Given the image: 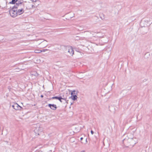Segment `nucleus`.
<instances>
[{
	"label": "nucleus",
	"instance_id": "f257e3e1",
	"mask_svg": "<svg viewBox=\"0 0 152 152\" xmlns=\"http://www.w3.org/2000/svg\"><path fill=\"white\" fill-rule=\"evenodd\" d=\"M123 142L126 147L131 148L136 144L133 138H129L127 140L124 139L123 140Z\"/></svg>",
	"mask_w": 152,
	"mask_h": 152
},
{
	"label": "nucleus",
	"instance_id": "f03ea898",
	"mask_svg": "<svg viewBox=\"0 0 152 152\" xmlns=\"http://www.w3.org/2000/svg\"><path fill=\"white\" fill-rule=\"evenodd\" d=\"M23 2V0H16V3L13 7L15 8H21L22 7H24Z\"/></svg>",
	"mask_w": 152,
	"mask_h": 152
},
{
	"label": "nucleus",
	"instance_id": "7ed1b4c3",
	"mask_svg": "<svg viewBox=\"0 0 152 152\" xmlns=\"http://www.w3.org/2000/svg\"><path fill=\"white\" fill-rule=\"evenodd\" d=\"M9 12L10 15L13 18L15 17L18 15L17 10L14 7L9 10Z\"/></svg>",
	"mask_w": 152,
	"mask_h": 152
},
{
	"label": "nucleus",
	"instance_id": "20e7f679",
	"mask_svg": "<svg viewBox=\"0 0 152 152\" xmlns=\"http://www.w3.org/2000/svg\"><path fill=\"white\" fill-rule=\"evenodd\" d=\"M150 21L149 19H144L142 20L140 22V25L142 27L148 26L149 22Z\"/></svg>",
	"mask_w": 152,
	"mask_h": 152
},
{
	"label": "nucleus",
	"instance_id": "39448f33",
	"mask_svg": "<svg viewBox=\"0 0 152 152\" xmlns=\"http://www.w3.org/2000/svg\"><path fill=\"white\" fill-rule=\"evenodd\" d=\"M34 132L35 133L36 135H39L40 133L42 131V127L39 126H37L34 130Z\"/></svg>",
	"mask_w": 152,
	"mask_h": 152
},
{
	"label": "nucleus",
	"instance_id": "423d86ee",
	"mask_svg": "<svg viewBox=\"0 0 152 152\" xmlns=\"http://www.w3.org/2000/svg\"><path fill=\"white\" fill-rule=\"evenodd\" d=\"M66 49L68 50V52L69 53V54L71 56H73L74 54V52L72 47L68 46Z\"/></svg>",
	"mask_w": 152,
	"mask_h": 152
},
{
	"label": "nucleus",
	"instance_id": "0eeeda50",
	"mask_svg": "<svg viewBox=\"0 0 152 152\" xmlns=\"http://www.w3.org/2000/svg\"><path fill=\"white\" fill-rule=\"evenodd\" d=\"M17 10V12L18 15H20L22 14L24 12V10L23 8H15Z\"/></svg>",
	"mask_w": 152,
	"mask_h": 152
},
{
	"label": "nucleus",
	"instance_id": "6e6552de",
	"mask_svg": "<svg viewBox=\"0 0 152 152\" xmlns=\"http://www.w3.org/2000/svg\"><path fill=\"white\" fill-rule=\"evenodd\" d=\"M48 105L51 109L53 110H55L57 108L56 105V104H49Z\"/></svg>",
	"mask_w": 152,
	"mask_h": 152
},
{
	"label": "nucleus",
	"instance_id": "1a4fd4ad",
	"mask_svg": "<svg viewBox=\"0 0 152 152\" xmlns=\"http://www.w3.org/2000/svg\"><path fill=\"white\" fill-rule=\"evenodd\" d=\"M52 99H57L58 100L61 102H62V100H65V99H64L63 98H62L61 96H54L52 98Z\"/></svg>",
	"mask_w": 152,
	"mask_h": 152
},
{
	"label": "nucleus",
	"instance_id": "9d476101",
	"mask_svg": "<svg viewBox=\"0 0 152 152\" xmlns=\"http://www.w3.org/2000/svg\"><path fill=\"white\" fill-rule=\"evenodd\" d=\"M22 107L17 103H15V107L14 109L16 110H20Z\"/></svg>",
	"mask_w": 152,
	"mask_h": 152
},
{
	"label": "nucleus",
	"instance_id": "9b49d317",
	"mask_svg": "<svg viewBox=\"0 0 152 152\" xmlns=\"http://www.w3.org/2000/svg\"><path fill=\"white\" fill-rule=\"evenodd\" d=\"M28 9H32L35 8L34 5L33 4H31L30 2H28Z\"/></svg>",
	"mask_w": 152,
	"mask_h": 152
},
{
	"label": "nucleus",
	"instance_id": "f8f14e48",
	"mask_svg": "<svg viewBox=\"0 0 152 152\" xmlns=\"http://www.w3.org/2000/svg\"><path fill=\"white\" fill-rule=\"evenodd\" d=\"M71 97L73 100L75 101L77 99V97L76 95H72Z\"/></svg>",
	"mask_w": 152,
	"mask_h": 152
},
{
	"label": "nucleus",
	"instance_id": "ddd939ff",
	"mask_svg": "<svg viewBox=\"0 0 152 152\" xmlns=\"http://www.w3.org/2000/svg\"><path fill=\"white\" fill-rule=\"evenodd\" d=\"M31 74L32 75H33L36 77H37L39 75L38 74L36 71L32 72L31 73Z\"/></svg>",
	"mask_w": 152,
	"mask_h": 152
},
{
	"label": "nucleus",
	"instance_id": "4468645a",
	"mask_svg": "<svg viewBox=\"0 0 152 152\" xmlns=\"http://www.w3.org/2000/svg\"><path fill=\"white\" fill-rule=\"evenodd\" d=\"M77 93L76 91L75 90H73L72 92L71 93V95H76V94H77Z\"/></svg>",
	"mask_w": 152,
	"mask_h": 152
},
{
	"label": "nucleus",
	"instance_id": "2eb2a0df",
	"mask_svg": "<svg viewBox=\"0 0 152 152\" xmlns=\"http://www.w3.org/2000/svg\"><path fill=\"white\" fill-rule=\"evenodd\" d=\"M16 0H12V1L9 2L10 4H14L16 3Z\"/></svg>",
	"mask_w": 152,
	"mask_h": 152
},
{
	"label": "nucleus",
	"instance_id": "dca6fc26",
	"mask_svg": "<svg viewBox=\"0 0 152 152\" xmlns=\"http://www.w3.org/2000/svg\"><path fill=\"white\" fill-rule=\"evenodd\" d=\"M34 52L35 53H40L41 52V51L39 50H35Z\"/></svg>",
	"mask_w": 152,
	"mask_h": 152
},
{
	"label": "nucleus",
	"instance_id": "f3484780",
	"mask_svg": "<svg viewBox=\"0 0 152 152\" xmlns=\"http://www.w3.org/2000/svg\"><path fill=\"white\" fill-rule=\"evenodd\" d=\"M104 15H103V14H102L100 15V18L102 19V20L104 19Z\"/></svg>",
	"mask_w": 152,
	"mask_h": 152
},
{
	"label": "nucleus",
	"instance_id": "a211bd4d",
	"mask_svg": "<svg viewBox=\"0 0 152 152\" xmlns=\"http://www.w3.org/2000/svg\"><path fill=\"white\" fill-rule=\"evenodd\" d=\"M48 50V49H43L42 50H41V52H45V51Z\"/></svg>",
	"mask_w": 152,
	"mask_h": 152
},
{
	"label": "nucleus",
	"instance_id": "6ab92c4d",
	"mask_svg": "<svg viewBox=\"0 0 152 152\" xmlns=\"http://www.w3.org/2000/svg\"><path fill=\"white\" fill-rule=\"evenodd\" d=\"M31 1H32L33 2H35L37 1V0H30Z\"/></svg>",
	"mask_w": 152,
	"mask_h": 152
},
{
	"label": "nucleus",
	"instance_id": "aec40b11",
	"mask_svg": "<svg viewBox=\"0 0 152 152\" xmlns=\"http://www.w3.org/2000/svg\"><path fill=\"white\" fill-rule=\"evenodd\" d=\"M91 134H93L94 133V132H93L92 130H91Z\"/></svg>",
	"mask_w": 152,
	"mask_h": 152
},
{
	"label": "nucleus",
	"instance_id": "412c9836",
	"mask_svg": "<svg viewBox=\"0 0 152 152\" xmlns=\"http://www.w3.org/2000/svg\"><path fill=\"white\" fill-rule=\"evenodd\" d=\"M15 104H14V105H13L12 106V107H13V109H14V108H15Z\"/></svg>",
	"mask_w": 152,
	"mask_h": 152
},
{
	"label": "nucleus",
	"instance_id": "4be33fe9",
	"mask_svg": "<svg viewBox=\"0 0 152 152\" xmlns=\"http://www.w3.org/2000/svg\"><path fill=\"white\" fill-rule=\"evenodd\" d=\"M40 97H42V98L43 97V96L42 95H41Z\"/></svg>",
	"mask_w": 152,
	"mask_h": 152
},
{
	"label": "nucleus",
	"instance_id": "5701e85b",
	"mask_svg": "<svg viewBox=\"0 0 152 152\" xmlns=\"http://www.w3.org/2000/svg\"><path fill=\"white\" fill-rule=\"evenodd\" d=\"M80 152H85V151L84 150H83L81 151Z\"/></svg>",
	"mask_w": 152,
	"mask_h": 152
},
{
	"label": "nucleus",
	"instance_id": "b1692460",
	"mask_svg": "<svg viewBox=\"0 0 152 152\" xmlns=\"http://www.w3.org/2000/svg\"><path fill=\"white\" fill-rule=\"evenodd\" d=\"M152 23V22L150 24H149L148 26H149Z\"/></svg>",
	"mask_w": 152,
	"mask_h": 152
},
{
	"label": "nucleus",
	"instance_id": "393cba45",
	"mask_svg": "<svg viewBox=\"0 0 152 152\" xmlns=\"http://www.w3.org/2000/svg\"><path fill=\"white\" fill-rule=\"evenodd\" d=\"M80 139L81 140H82L83 139V138L81 137Z\"/></svg>",
	"mask_w": 152,
	"mask_h": 152
},
{
	"label": "nucleus",
	"instance_id": "a878e982",
	"mask_svg": "<svg viewBox=\"0 0 152 152\" xmlns=\"http://www.w3.org/2000/svg\"><path fill=\"white\" fill-rule=\"evenodd\" d=\"M4 3H7V2H6L5 1H4Z\"/></svg>",
	"mask_w": 152,
	"mask_h": 152
},
{
	"label": "nucleus",
	"instance_id": "bb28decb",
	"mask_svg": "<svg viewBox=\"0 0 152 152\" xmlns=\"http://www.w3.org/2000/svg\"><path fill=\"white\" fill-rule=\"evenodd\" d=\"M43 42L41 43V44H43Z\"/></svg>",
	"mask_w": 152,
	"mask_h": 152
}]
</instances>
